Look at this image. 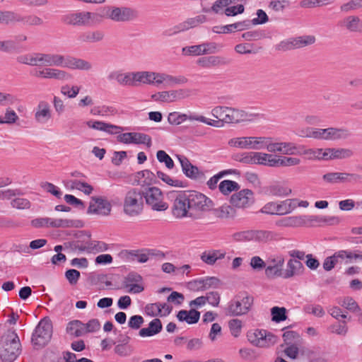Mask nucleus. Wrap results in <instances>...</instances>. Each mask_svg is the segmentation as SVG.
<instances>
[{
  "instance_id": "1",
  "label": "nucleus",
  "mask_w": 362,
  "mask_h": 362,
  "mask_svg": "<svg viewBox=\"0 0 362 362\" xmlns=\"http://www.w3.org/2000/svg\"><path fill=\"white\" fill-rule=\"evenodd\" d=\"M173 199L172 213L176 218L194 217L211 207L212 201L195 190H185L171 194Z\"/></svg>"
},
{
  "instance_id": "2",
  "label": "nucleus",
  "mask_w": 362,
  "mask_h": 362,
  "mask_svg": "<svg viewBox=\"0 0 362 362\" xmlns=\"http://www.w3.org/2000/svg\"><path fill=\"white\" fill-rule=\"evenodd\" d=\"M34 66H59L81 71H90L93 68L90 62L81 58L43 52L35 53Z\"/></svg>"
},
{
  "instance_id": "3",
  "label": "nucleus",
  "mask_w": 362,
  "mask_h": 362,
  "mask_svg": "<svg viewBox=\"0 0 362 362\" xmlns=\"http://www.w3.org/2000/svg\"><path fill=\"white\" fill-rule=\"evenodd\" d=\"M144 209V192L139 188H131L127 192L123 201V211L129 216H136Z\"/></svg>"
},
{
  "instance_id": "4",
  "label": "nucleus",
  "mask_w": 362,
  "mask_h": 362,
  "mask_svg": "<svg viewBox=\"0 0 362 362\" xmlns=\"http://www.w3.org/2000/svg\"><path fill=\"white\" fill-rule=\"evenodd\" d=\"M253 297L247 293H240L232 299L226 308V313L230 316H240L247 314L252 304Z\"/></svg>"
},
{
  "instance_id": "5",
  "label": "nucleus",
  "mask_w": 362,
  "mask_h": 362,
  "mask_svg": "<svg viewBox=\"0 0 362 362\" xmlns=\"http://www.w3.org/2000/svg\"><path fill=\"white\" fill-rule=\"evenodd\" d=\"M52 335V324L49 319L41 320L34 329L31 342L34 346L43 347L50 341Z\"/></svg>"
},
{
  "instance_id": "6",
  "label": "nucleus",
  "mask_w": 362,
  "mask_h": 362,
  "mask_svg": "<svg viewBox=\"0 0 362 362\" xmlns=\"http://www.w3.org/2000/svg\"><path fill=\"white\" fill-rule=\"evenodd\" d=\"M91 235L85 231H79L75 239L64 243L65 250L68 252L81 254L88 253L91 245Z\"/></svg>"
},
{
  "instance_id": "7",
  "label": "nucleus",
  "mask_w": 362,
  "mask_h": 362,
  "mask_svg": "<svg viewBox=\"0 0 362 362\" xmlns=\"http://www.w3.org/2000/svg\"><path fill=\"white\" fill-rule=\"evenodd\" d=\"M143 192L146 204L153 211H163L168 208V204L163 201V194L159 188L151 187L143 190Z\"/></svg>"
},
{
  "instance_id": "8",
  "label": "nucleus",
  "mask_w": 362,
  "mask_h": 362,
  "mask_svg": "<svg viewBox=\"0 0 362 362\" xmlns=\"http://www.w3.org/2000/svg\"><path fill=\"white\" fill-rule=\"evenodd\" d=\"M265 137L243 136L233 138L228 141V145L233 147L261 150L264 148Z\"/></svg>"
},
{
  "instance_id": "9",
  "label": "nucleus",
  "mask_w": 362,
  "mask_h": 362,
  "mask_svg": "<svg viewBox=\"0 0 362 362\" xmlns=\"http://www.w3.org/2000/svg\"><path fill=\"white\" fill-rule=\"evenodd\" d=\"M140 13L135 8L129 6H112L111 21L117 23H126L137 20Z\"/></svg>"
},
{
  "instance_id": "10",
  "label": "nucleus",
  "mask_w": 362,
  "mask_h": 362,
  "mask_svg": "<svg viewBox=\"0 0 362 362\" xmlns=\"http://www.w3.org/2000/svg\"><path fill=\"white\" fill-rule=\"evenodd\" d=\"M64 23L73 26H91L93 25L90 11H76L68 13L63 16Z\"/></svg>"
},
{
  "instance_id": "11",
  "label": "nucleus",
  "mask_w": 362,
  "mask_h": 362,
  "mask_svg": "<svg viewBox=\"0 0 362 362\" xmlns=\"http://www.w3.org/2000/svg\"><path fill=\"white\" fill-rule=\"evenodd\" d=\"M20 341L15 334L13 339L6 341L4 349L0 351V358L4 362H13L20 354Z\"/></svg>"
},
{
  "instance_id": "12",
  "label": "nucleus",
  "mask_w": 362,
  "mask_h": 362,
  "mask_svg": "<svg viewBox=\"0 0 362 362\" xmlns=\"http://www.w3.org/2000/svg\"><path fill=\"white\" fill-rule=\"evenodd\" d=\"M247 336L251 344L259 347H267L275 343L274 335L264 329L248 332Z\"/></svg>"
},
{
  "instance_id": "13",
  "label": "nucleus",
  "mask_w": 362,
  "mask_h": 362,
  "mask_svg": "<svg viewBox=\"0 0 362 362\" xmlns=\"http://www.w3.org/2000/svg\"><path fill=\"white\" fill-rule=\"evenodd\" d=\"M190 91L187 89L158 92L151 95L152 100L156 102L172 103L187 98Z\"/></svg>"
},
{
  "instance_id": "14",
  "label": "nucleus",
  "mask_w": 362,
  "mask_h": 362,
  "mask_svg": "<svg viewBox=\"0 0 362 362\" xmlns=\"http://www.w3.org/2000/svg\"><path fill=\"white\" fill-rule=\"evenodd\" d=\"M117 141L125 144H145L148 148L152 145L151 138L149 135L139 132L122 133L117 136Z\"/></svg>"
},
{
  "instance_id": "15",
  "label": "nucleus",
  "mask_w": 362,
  "mask_h": 362,
  "mask_svg": "<svg viewBox=\"0 0 362 362\" xmlns=\"http://www.w3.org/2000/svg\"><path fill=\"white\" fill-rule=\"evenodd\" d=\"M177 158L180 163L183 173L187 177L198 181H203L205 179L204 173L196 165H192L186 156L177 155Z\"/></svg>"
},
{
  "instance_id": "16",
  "label": "nucleus",
  "mask_w": 362,
  "mask_h": 362,
  "mask_svg": "<svg viewBox=\"0 0 362 362\" xmlns=\"http://www.w3.org/2000/svg\"><path fill=\"white\" fill-rule=\"evenodd\" d=\"M305 136L317 139L334 140L339 136V129L336 128L318 129L309 127L305 130Z\"/></svg>"
},
{
  "instance_id": "17",
  "label": "nucleus",
  "mask_w": 362,
  "mask_h": 362,
  "mask_svg": "<svg viewBox=\"0 0 362 362\" xmlns=\"http://www.w3.org/2000/svg\"><path fill=\"white\" fill-rule=\"evenodd\" d=\"M284 259L281 257L268 259L267 265L265 267V276L269 279L284 278Z\"/></svg>"
},
{
  "instance_id": "18",
  "label": "nucleus",
  "mask_w": 362,
  "mask_h": 362,
  "mask_svg": "<svg viewBox=\"0 0 362 362\" xmlns=\"http://www.w3.org/2000/svg\"><path fill=\"white\" fill-rule=\"evenodd\" d=\"M111 204L105 199L102 197H91V202H90L88 208V214H96L103 216H107L111 211Z\"/></svg>"
},
{
  "instance_id": "19",
  "label": "nucleus",
  "mask_w": 362,
  "mask_h": 362,
  "mask_svg": "<svg viewBox=\"0 0 362 362\" xmlns=\"http://www.w3.org/2000/svg\"><path fill=\"white\" fill-rule=\"evenodd\" d=\"M230 203L238 208H246L254 202L253 192L248 189H244L230 197Z\"/></svg>"
},
{
  "instance_id": "20",
  "label": "nucleus",
  "mask_w": 362,
  "mask_h": 362,
  "mask_svg": "<svg viewBox=\"0 0 362 362\" xmlns=\"http://www.w3.org/2000/svg\"><path fill=\"white\" fill-rule=\"evenodd\" d=\"M227 110L230 113L232 124H238L245 122H252L261 117L259 113H252L243 110L227 107Z\"/></svg>"
},
{
  "instance_id": "21",
  "label": "nucleus",
  "mask_w": 362,
  "mask_h": 362,
  "mask_svg": "<svg viewBox=\"0 0 362 362\" xmlns=\"http://www.w3.org/2000/svg\"><path fill=\"white\" fill-rule=\"evenodd\" d=\"M35 76L42 78H53L59 81H66L71 78V74L66 71L51 68V66L45 68L42 70L37 71Z\"/></svg>"
},
{
  "instance_id": "22",
  "label": "nucleus",
  "mask_w": 362,
  "mask_h": 362,
  "mask_svg": "<svg viewBox=\"0 0 362 362\" xmlns=\"http://www.w3.org/2000/svg\"><path fill=\"white\" fill-rule=\"evenodd\" d=\"M270 139L271 138L265 137L264 144V148H266L269 152H280L284 154L291 155L296 150V147L293 143H271L269 142Z\"/></svg>"
},
{
  "instance_id": "23",
  "label": "nucleus",
  "mask_w": 362,
  "mask_h": 362,
  "mask_svg": "<svg viewBox=\"0 0 362 362\" xmlns=\"http://www.w3.org/2000/svg\"><path fill=\"white\" fill-rule=\"evenodd\" d=\"M230 62V59L218 55L203 57L197 61V64L205 69L226 66Z\"/></svg>"
},
{
  "instance_id": "24",
  "label": "nucleus",
  "mask_w": 362,
  "mask_h": 362,
  "mask_svg": "<svg viewBox=\"0 0 362 362\" xmlns=\"http://www.w3.org/2000/svg\"><path fill=\"white\" fill-rule=\"evenodd\" d=\"M127 255L128 257L134 258L136 257L137 261L140 263H145L146 262L148 259L149 256H157L161 259L165 258V254L161 251H157L156 252L153 250H147L146 253L141 252L140 250H125L124 252Z\"/></svg>"
},
{
  "instance_id": "25",
  "label": "nucleus",
  "mask_w": 362,
  "mask_h": 362,
  "mask_svg": "<svg viewBox=\"0 0 362 362\" xmlns=\"http://www.w3.org/2000/svg\"><path fill=\"white\" fill-rule=\"evenodd\" d=\"M105 37V33L100 30H86L81 33L78 36V40L81 43H95L102 41Z\"/></svg>"
},
{
  "instance_id": "26",
  "label": "nucleus",
  "mask_w": 362,
  "mask_h": 362,
  "mask_svg": "<svg viewBox=\"0 0 362 362\" xmlns=\"http://www.w3.org/2000/svg\"><path fill=\"white\" fill-rule=\"evenodd\" d=\"M286 267V269L284 271V279H289L294 276L300 275L305 270L303 263L295 259H290Z\"/></svg>"
},
{
  "instance_id": "27",
  "label": "nucleus",
  "mask_w": 362,
  "mask_h": 362,
  "mask_svg": "<svg viewBox=\"0 0 362 362\" xmlns=\"http://www.w3.org/2000/svg\"><path fill=\"white\" fill-rule=\"evenodd\" d=\"M52 117L49 105L45 101H41L37 105L35 113V119L37 122L45 124Z\"/></svg>"
},
{
  "instance_id": "28",
  "label": "nucleus",
  "mask_w": 362,
  "mask_h": 362,
  "mask_svg": "<svg viewBox=\"0 0 362 362\" xmlns=\"http://www.w3.org/2000/svg\"><path fill=\"white\" fill-rule=\"evenodd\" d=\"M163 325L160 319L155 318L151 320L148 327L141 328L139 334L141 337H148L154 336L162 331Z\"/></svg>"
},
{
  "instance_id": "29",
  "label": "nucleus",
  "mask_w": 362,
  "mask_h": 362,
  "mask_svg": "<svg viewBox=\"0 0 362 362\" xmlns=\"http://www.w3.org/2000/svg\"><path fill=\"white\" fill-rule=\"evenodd\" d=\"M87 125L94 129L103 131L110 134H117L123 131V129L119 126L110 124L101 121H89L87 122Z\"/></svg>"
},
{
  "instance_id": "30",
  "label": "nucleus",
  "mask_w": 362,
  "mask_h": 362,
  "mask_svg": "<svg viewBox=\"0 0 362 362\" xmlns=\"http://www.w3.org/2000/svg\"><path fill=\"white\" fill-rule=\"evenodd\" d=\"M226 252L219 250H211L204 251L202 253L200 258L208 265H214L218 259H222L225 257Z\"/></svg>"
},
{
  "instance_id": "31",
  "label": "nucleus",
  "mask_w": 362,
  "mask_h": 362,
  "mask_svg": "<svg viewBox=\"0 0 362 362\" xmlns=\"http://www.w3.org/2000/svg\"><path fill=\"white\" fill-rule=\"evenodd\" d=\"M177 317L180 322L185 321L189 325L195 324L200 318V313L194 309H191L189 311L181 310L177 313Z\"/></svg>"
},
{
  "instance_id": "32",
  "label": "nucleus",
  "mask_w": 362,
  "mask_h": 362,
  "mask_svg": "<svg viewBox=\"0 0 362 362\" xmlns=\"http://www.w3.org/2000/svg\"><path fill=\"white\" fill-rule=\"evenodd\" d=\"M111 6L100 8L97 12H91L92 22L93 25L100 24L105 18L111 20Z\"/></svg>"
},
{
  "instance_id": "33",
  "label": "nucleus",
  "mask_w": 362,
  "mask_h": 362,
  "mask_svg": "<svg viewBox=\"0 0 362 362\" xmlns=\"http://www.w3.org/2000/svg\"><path fill=\"white\" fill-rule=\"evenodd\" d=\"M253 240L267 243L273 240H276L279 235L271 230H252Z\"/></svg>"
},
{
  "instance_id": "34",
  "label": "nucleus",
  "mask_w": 362,
  "mask_h": 362,
  "mask_svg": "<svg viewBox=\"0 0 362 362\" xmlns=\"http://www.w3.org/2000/svg\"><path fill=\"white\" fill-rule=\"evenodd\" d=\"M21 14L13 11L0 10V23L9 25L11 23H20Z\"/></svg>"
},
{
  "instance_id": "35",
  "label": "nucleus",
  "mask_w": 362,
  "mask_h": 362,
  "mask_svg": "<svg viewBox=\"0 0 362 362\" xmlns=\"http://www.w3.org/2000/svg\"><path fill=\"white\" fill-rule=\"evenodd\" d=\"M344 27L351 32H360L362 30V21L356 16H350L344 19Z\"/></svg>"
},
{
  "instance_id": "36",
  "label": "nucleus",
  "mask_w": 362,
  "mask_h": 362,
  "mask_svg": "<svg viewBox=\"0 0 362 362\" xmlns=\"http://www.w3.org/2000/svg\"><path fill=\"white\" fill-rule=\"evenodd\" d=\"M66 332L77 337L82 336L85 334L84 323L77 320L69 322L66 327Z\"/></svg>"
},
{
  "instance_id": "37",
  "label": "nucleus",
  "mask_w": 362,
  "mask_h": 362,
  "mask_svg": "<svg viewBox=\"0 0 362 362\" xmlns=\"http://www.w3.org/2000/svg\"><path fill=\"white\" fill-rule=\"evenodd\" d=\"M154 72L151 71H137L134 72V86H137L138 83L145 84H153L154 83Z\"/></svg>"
},
{
  "instance_id": "38",
  "label": "nucleus",
  "mask_w": 362,
  "mask_h": 362,
  "mask_svg": "<svg viewBox=\"0 0 362 362\" xmlns=\"http://www.w3.org/2000/svg\"><path fill=\"white\" fill-rule=\"evenodd\" d=\"M213 214L214 216L221 219L233 218L235 214V210L230 205H223L214 209Z\"/></svg>"
},
{
  "instance_id": "39",
  "label": "nucleus",
  "mask_w": 362,
  "mask_h": 362,
  "mask_svg": "<svg viewBox=\"0 0 362 362\" xmlns=\"http://www.w3.org/2000/svg\"><path fill=\"white\" fill-rule=\"evenodd\" d=\"M341 260L344 264H350L357 260L362 261V252L359 250H341Z\"/></svg>"
},
{
  "instance_id": "40",
  "label": "nucleus",
  "mask_w": 362,
  "mask_h": 362,
  "mask_svg": "<svg viewBox=\"0 0 362 362\" xmlns=\"http://www.w3.org/2000/svg\"><path fill=\"white\" fill-rule=\"evenodd\" d=\"M218 189L222 194L227 195L231 193L233 191L239 190L240 185L238 182L235 181L225 180L221 182V183L218 185Z\"/></svg>"
},
{
  "instance_id": "41",
  "label": "nucleus",
  "mask_w": 362,
  "mask_h": 362,
  "mask_svg": "<svg viewBox=\"0 0 362 362\" xmlns=\"http://www.w3.org/2000/svg\"><path fill=\"white\" fill-rule=\"evenodd\" d=\"M267 192L273 196L284 197L291 193V189L280 185H272L268 187Z\"/></svg>"
},
{
  "instance_id": "42",
  "label": "nucleus",
  "mask_w": 362,
  "mask_h": 362,
  "mask_svg": "<svg viewBox=\"0 0 362 362\" xmlns=\"http://www.w3.org/2000/svg\"><path fill=\"white\" fill-rule=\"evenodd\" d=\"M300 163V159L293 157H284L276 155V161L273 162L275 167L293 166Z\"/></svg>"
},
{
  "instance_id": "43",
  "label": "nucleus",
  "mask_w": 362,
  "mask_h": 362,
  "mask_svg": "<svg viewBox=\"0 0 362 362\" xmlns=\"http://www.w3.org/2000/svg\"><path fill=\"white\" fill-rule=\"evenodd\" d=\"M341 306L352 313H358L361 310L357 302L349 296L344 298Z\"/></svg>"
},
{
  "instance_id": "44",
  "label": "nucleus",
  "mask_w": 362,
  "mask_h": 362,
  "mask_svg": "<svg viewBox=\"0 0 362 362\" xmlns=\"http://www.w3.org/2000/svg\"><path fill=\"white\" fill-rule=\"evenodd\" d=\"M70 182L71 189L80 190L87 195L90 194L93 191V187L87 182L76 180H71Z\"/></svg>"
},
{
  "instance_id": "45",
  "label": "nucleus",
  "mask_w": 362,
  "mask_h": 362,
  "mask_svg": "<svg viewBox=\"0 0 362 362\" xmlns=\"http://www.w3.org/2000/svg\"><path fill=\"white\" fill-rule=\"evenodd\" d=\"M78 227V224H76V221L70 219H62V218H51L50 227L52 228H69V227Z\"/></svg>"
},
{
  "instance_id": "46",
  "label": "nucleus",
  "mask_w": 362,
  "mask_h": 362,
  "mask_svg": "<svg viewBox=\"0 0 362 362\" xmlns=\"http://www.w3.org/2000/svg\"><path fill=\"white\" fill-rule=\"evenodd\" d=\"M272 320L276 322L284 321L287 318L286 309L284 307H273L271 310Z\"/></svg>"
},
{
  "instance_id": "47",
  "label": "nucleus",
  "mask_w": 362,
  "mask_h": 362,
  "mask_svg": "<svg viewBox=\"0 0 362 362\" xmlns=\"http://www.w3.org/2000/svg\"><path fill=\"white\" fill-rule=\"evenodd\" d=\"M20 23L28 25H41L43 24V20L35 15L20 16Z\"/></svg>"
},
{
  "instance_id": "48",
  "label": "nucleus",
  "mask_w": 362,
  "mask_h": 362,
  "mask_svg": "<svg viewBox=\"0 0 362 362\" xmlns=\"http://www.w3.org/2000/svg\"><path fill=\"white\" fill-rule=\"evenodd\" d=\"M156 157L160 163H164L166 168L168 169H173L175 164L170 156L164 151L159 150L156 153Z\"/></svg>"
},
{
  "instance_id": "49",
  "label": "nucleus",
  "mask_w": 362,
  "mask_h": 362,
  "mask_svg": "<svg viewBox=\"0 0 362 362\" xmlns=\"http://www.w3.org/2000/svg\"><path fill=\"white\" fill-rule=\"evenodd\" d=\"M207 21V18L205 15H199L193 18H188L185 22V29H189V28H194L202 23H205ZM182 30H184L182 28Z\"/></svg>"
},
{
  "instance_id": "50",
  "label": "nucleus",
  "mask_w": 362,
  "mask_h": 362,
  "mask_svg": "<svg viewBox=\"0 0 362 362\" xmlns=\"http://www.w3.org/2000/svg\"><path fill=\"white\" fill-rule=\"evenodd\" d=\"M283 339L286 344H299L302 339L299 334L295 331H286L283 334Z\"/></svg>"
},
{
  "instance_id": "51",
  "label": "nucleus",
  "mask_w": 362,
  "mask_h": 362,
  "mask_svg": "<svg viewBox=\"0 0 362 362\" xmlns=\"http://www.w3.org/2000/svg\"><path fill=\"white\" fill-rule=\"evenodd\" d=\"M145 313L147 315L151 317H156L160 315L161 311V303H148L145 306Z\"/></svg>"
},
{
  "instance_id": "52",
  "label": "nucleus",
  "mask_w": 362,
  "mask_h": 362,
  "mask_svg": "<svg viewBox=\"0 0 362 362\" xmlns=\"http://www.w3.org/2000/svg\"><path fill=\"white\" fill-rule=\"evenodd\" d=\"M187 119V115L177 112H170L168 117V121L170 124L178 125Z\"/></svg>"
},
{
  "instance_id": "53",
  "label": "nucleus",
  "mask_w": 362,
  "mask_h": 362,
  "mask_svg": "<svg viewBox=\"0 0 362 362\" xmlns=\"http://www.w3.org/2000/svg\"><path fill=\"white\" fill-rule=\"evenodd\" d=\"M296 48L303 47L313 45L315 42V37L313 35H305L294 38Z\"/></svg>"
},
{
  "instance_id": "54",
  "label": "nucleus",
  "mask_w": 362,
  "mask_h": 362,
  "mask_svg": "<svg viewBox=\"0 0 362 362\" xmlns=\"http://www.w3.org/2000/svg\"><path fill=\"white\" fill-rule=\"evenodd\" d=\"M109 248L108 245L103 241L98 240H93L91 242V245L90 247L89 252L90 253H98L101 252H104L107 250Z\"/></svg>"
},
{
  "instance_id": "55",
  "label": "nucleus",
  "mask_w": 362,
  "mask_h": 362,
  "mask_svg": "<svg viewBox=\"0 0 362 362\" xmlns=\"http://www.w3.org/2000/svg\"><path fill=\"white\" fill-rule=\"evenodd\" d=\"M138 178H144V182L146 185H151L156 183V175L149 170H144L137 173Z\"/></svg>"
},
{
  "instance_id": "56",
  "label": "nucleus",
  "mask_w": 362,
  "mask_h": 362,
  "mask_svg": "<svg viewBox=\"0 0 362 362\" xmlns=\"http://www.w3.org/2000/svg\"><path fill=\"white\" fill-rule=\"evenodd\" d=\"M11 205L18 209H28L31 206V203L25 198L18 197L11 201Z\"/></svg>"
},
{
  "instance_id": "57",
  "label": "nucleus",
  "mask_w": 362,
  "mask_h": 362,
  "mask_svg": "<svg viewBox=\"0 0 362 362\" xmlns=\"http://www.w3.org/2000/svg\"><path fill=\"white\" fill-rule=\"evenodd\" d=\"M134 72L119 73L118 83L122 86H134Z\"/></svg>"
},
{
  "instance_id": "58",
  "label": "nucleus",
  "mask_w": 362,
  "mask_h": 362,
  "mask_svg": "<svg viewBox=\"0 0 362 362\" xmlns=\"http://www.w3.org/2000/svg\"><path fill=\"white\" fill-rule=\"evenodd\" d=\"M157 177L160 178L161 180H163L164 182L168 184V185L173 186V187H181L182 186V181L178 180H173L171 178L169 175L164 173L162 171H157L156 172Z\"/></svg>"
},
{
  "instance_id": "59",
  "label": "nucleus",
  "mask_w": 362,
  "mask_h": 362,
  "mask_svg": "<svg viewBox=\"0 0 362 362\" xmlns=\"http://www.w3.org/2000/svg\"><path fill=\"white\" fill-rule=\"evenodd\" d=\"M80 91V87L77 86H73L70 87L69 85L63 86L61 88V93L69 98H74L76 97Z\"/></svg>"
},
{
  "instance_id": "60",
  "label": "nucleus",
  "mask_w": 362,
  "mask_h": 362,
  "mask_svg": "<svg viewBox=\"0 0 362 362\" xmlns=\"http://www.w3.org/2000/svg\"><path fill=\"white\" fill-rule=\"evenodd\" d=\"M187 79L183 76L175 77L171 75L166 74L164 86L165 87L172 86L174 84H183L187 83Z\"/></svg>"
},
{
  "instance_id": "61",
  "label": "nucleus",
  "mask_w": 362,
  "mask_h": 362,
  "mask_svg": "<svg viewBox=\"0 0 362 362\" xmlns=\"http://www.w3.org/2000/svg\"><path fill=\"white\" fill-rule=\"evenodd\" d=\"M142 281V277L140 274L136 272H130L127 274V276L124 278V286L126 288H128L129 286L139 283Z\"/></svg>"
},
{
  "instance_id": "62",
  "label": "nucleus",
  "mask_w": 362,
  "mask_h": 362,
  "mask_svg": "<svg viewBox=\"0 0 362 362\" xmlns=\"http://www.w3.org/2000/svg\"><path fill=\"white\" fill-rule=\"evenodd\" d=\"M182 54L184 55H193V56H199L203 54L202 52V45H192L188 47H185L182 49Z\"/></svg>"
},
{
  "instance_id": "63",
  "label": "nucleus",
  "mask_w": 362,
  "mask_h": 362,
  "mask_svg": "<svg viewBox=\"0 0 362 362\" xmlns=\"http://www.w3.org/2000/svg\"><path fill=\"white\" fill-rule=\"evenodd\" d=\"M228 326L231 332V334L235 337H238L240 335L242 328V322L238 319L230 320L228 322Z\"/></svg>"
},
{
  "instance_id": "64",
  "label": "nucleus",
  "mask_w": 362,
  "mask_h": 362,
  "mask_svg": "<svg viewBox=\"0 0 362 362\" xmlns=\"http://www.w3.org/2000/svg\"><path fill=\"white\" fill-rule=\"evenodd\" d=\"M65 277L69 281V283L71 285H75L77 284L81 274L80 272L74 269H70L65 272Z\"/></svg>"
}]
</instances>
